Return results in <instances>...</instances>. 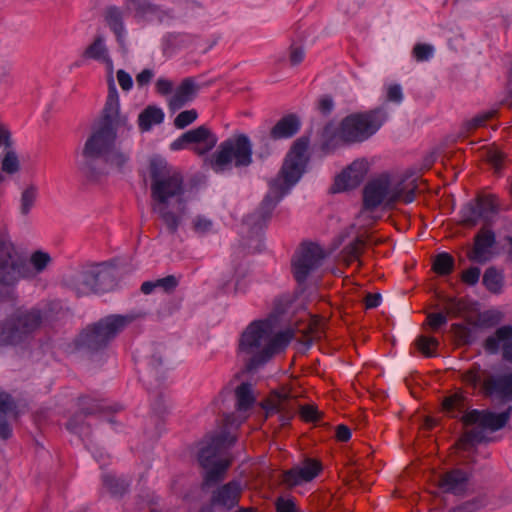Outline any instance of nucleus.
<instances>
[{
  "instance_id": "f257e3e1",
  "label": "nucleus",
  "mask_w": 512,
  "mask_h": 512,
  "mask_svg": "<svg viewBox=\"0 0 512 512\" xmlns=\"http://www.w3.org/2000/svg\"><path fill=\"white\" fill-rule=\"evenodd\" d=\"M150 173L152 210L174 234L187 210L183 174L166 163H152Z\"/></svg>"
},
{
  "instance_id": "f03ea898",
  "label": "nucleus",
  "mask_w": 512,
  "mask_h": 512,
  "mask_svg": "<svg viewBox=\"0 0 512 512\" xmlns=\"http://www.w3.org/2000/svg\"><path fill=\"white\" fill-rule=\"evenodd\" d=\"M293 337L291 329L275 333L270 321H254L241 334L238 354L246 361L247 369L254 370L284 350Z\"/></svg>"
},
{
  "instance_id": "7ed1b4c3",
  "label": "nucleus",
  "mask_w": 512,
  "mask_h": 512,
  "mask_svg": "<svg viewBox=\"0 0 512 512\" xmlns=\"http://www.w3.org/2000/svg\"><path fill=\"white\" fill-rule=\"evenodd\" d=\"M414 181L398 175L383 173L367 182L363 189V207L374 211L381 207L391 209L399 201L406 204L415 199Z\"/></svg>"
},
{
  "instance_id": "20e7f679",
  "label": "nucleus",
  "mask_w": 512,
  "mask_h": 512,
  "mask_svg": "<svg viewBox=\"0 0 512 512\" xmlns=\"http://www.w3.org/2000/svg\"><path fill=\"white\" fill-rule=\"evenodd\" d=\"M386 119V112L382 108L353 113L346 116L337 128L328 124L323 130V137L327 146L334 145L333 142L360 143L374 135Z\"/></svg>"
},
{
  "instance_id": "39448f33",
  "label": "nucleus",
  "mask_w": 512,
  "mask_h": 512,
  "mask_svg": "<svg viewBox=\"0 0 512 512\" xmlns=\"http://www.w3.org/2000/svg\"><path fill=\"white\" fill-rule=\"evenodd\" d=\"M308 146L306 138H300L293 144L280 173L270 182L269 192L263 201L264 206L273 208L299 181L308 163Z\"/></svg>"
},
{
  "instance_id": "423d86ee",
  "label": "nucleus",
  "mask_w": 512,
  "mask_h": 512,
  "mask_svg": "<svg viewBox=\"0 0 512 512\" xmlns=\"http://www.w3.org/2000/svg\"><path fill=\"white\" fill-rule=\"evenodd\" d=\"M253 145L245 134H234L222 141L208 159V164L216 173L230 171L233 167H248L252 163Z\"/></svg>"
},
{
  "instance_id": "0eeeda50",
  "label": "nucleus",
  "mask_w": 512,
  "mask_h": 512,
  "mask_svg": "<svg viewBox=\"0 0 512 512\" xmlns=\"http://www.w3.org/2000/svg\"><path fill=\"white\" fill-rule=\"evenodd\" d=\"M42 313L37 308H17L0 320V347L24 343L42 324Z\"/></svg>"
},
{
  "instance_id": "6e6552de",
  "label": "nucleus",
  "mask_w": 512,
  "mask_h": 512,
  "mask_svg": "<svg viewBox=\"0 0 512 512\" xmlns=\"http://www.w3.org/2000/svg\"><path fill=\"white\" fill-rule=\"evenodd\" d=\"M117 130L118 128L100 123L99 127L86 140L81 159L78 161V168L86 178L96 179L97 173L93 163L96 159L103 158L115 144Z\"/></svg>"
},
{
  "instance_id": "1a4fd4ad",
  "label": "nucleus",
  "mask_w": 512,
  "mask_h": 512,
  "mask_svg": "<svg viewBox=\"0 0 512 512\" xmlns=\"http://www.w3.org/2000/svg\"><path fill=\"white\" fill-rule=\"evenodd\" d=\"M235 441V436L222 433L213 436L210 442L200 449L198 459L201 466L207 470L204 477L206 485L217 483L223 479L230 461L219 460L218 456L223 450L233 445Z\"/></svg>"
},
{
  "instance_id": "9d476101",
  "label": "nucleus",
  "mask_w": 512,
  "mask_h": 512,
  "mask_svg": "<svg viewBox=\"0 0 512 512\" xmlns=\"http://www.w3.org/2000/svg\"><path fill=\"white\" fill-rule=\"evenodd\" d=\"M512 407L501 413H494L488 410H471L462 416L464 425H476L466 432L459 441L461 448L466 449L469 444L481 442L485 439L483 430L498 431L502 429L509 421Z\"/></svg>"
},
{
  "instance_id": "9b49d317",
  "label": "nucleus",
  "mask_w": 512,
  "mask_h": 512,
  "mask_svg": "<svg viewBox=\"0 0 512 512\" xmlns=\"http://www.w3.org/2000/svg\"><path fill=\"white\" fill-rule=\"evenodd\" d=\"M25 257L17 248L11 237L0 232V285L14 287L27 273Z\"/></svg>"
},
{
  "instance_id": "f8f14e48",
  "label": "nucleus",
  "mask_w": 512,
  "mask_h": 512,
  "mask_svg": "<svg viewBox=\"0 0 512 512\" xmlns=\"http://www.w3.org/2000/svg\"><path fill=\"white\" fill-rule=\"evenodd\" d=\"M131 321L121 315H110L87 327L79 336V344L90 350H98L107 345Z\"/></svg>"
},
{
  "instance_id": "ddd939ff",
  "label": "nucleus",
  "mask_w": 512,
  "mask_h": 512,
  "mask_svg": "<svg viewBox=\"0 0 512 512\" xmlns=\"http://www.w3.org/2000/svg\"><path fill=\"white\" fill-rule=\"evenodd\" d=\"M131 321L121 315H110L87 327L79 336V344L90 350H98L107 345Z\"/></svg>"
},
{
  "instance_id": "4468645a",
  "label": "nucleus",
  "mask_w": 512,
  "mask_h": 512,
  "mask_svg": "<svg viewBox=\"0 0 512 512\" xmlns=\"http://www.w3.org/2000/svg\"><path fill=\"white\" fill-rule=\"evenodd\" d=\"M131 321L121 315H110L87 327L79 336V344L90 350H98L107 345Z\"/></svg>"
},
{
  "instance_id": "2eb2a0df",
  "label": "nucleus",
  "mask_w": 512,
  "mask_h": 512,
  "mask_svg": "<svg viewBox=\"0 0 512 512\" xmlns=\"http://www.w3.org/2000/svg\"><path fill=\"white\" fill-rule=\"evenodd\" d=\"M131 321L121 315H110L87 327L79 336V344L90 350H98L107 345Z\"/></svg>"
},
{
  "instance_id": "dca6fc26",
  "label": "nucleus",
  "mask_w": 512,
  "mask_h": 512,
  "mask_svg": "<svg viewBox=\"0 0 512 512\" xmlns=\"http://www.w3.org/2000/svg\"><path fill=\"white\" fill-rule=\"evenodd\" d=\"M217 136L205 125L191 129L183 133L171 143L174 151L186 149L191 146L192 151L197 155H205L217 144Z\"/></svg>"
},
{
  "instance_id": "f3484780",
  "label": "nucleus",
  "mask_w": 512,
  "mask_h": 512,
  "mask_svg": "<svg viewBox=\"0 0 512 512\" xmlns=\"http://www.w3.org/2000/svg\"><path fill=\"white\" fill-rule=\"evenodd\" d=\"M322 248L313 243L304 244L293 260V273L298 282L306 280L310 272L317 269L324 259Z\"/></svg>"
},
{
  "instance_id": "a211bd4d",
  "label": "nucleus",
  "mask_w": 512,
  "mask_h": 512,
  "mask_svg": "<svg viewBox=\"0 0 512 512\" xmlns=\"http://www.w3.org/2000/svg\"><path fill=\"white\" fill-rule=\"evenodd\" d=\"M297 406L295 397L292 396L290 391L286 388L272 392L263 403L266 416L268 417L273 414H279V421L282 426L288 424L290 419L293 417Z\"/></svg>"
},
{
  "instance_id": "6ab92c4d",
  "label": "nucleus",
  "mask_w": 512,
  "mask_h": 512,
  "mask_svg": "<svg viewBox=\"0 0 512 512\" xmlns=\"http://www.w3.org/2000/svg\"><path fill=\"white\" fill-rule=\"evenodd\" d=\"M101 124L109 125L120 129L121 127L130 129L131 125L128 122L126 115L120 113V100L117 92L114 79L110 76L108 81V95L103 109V118Z\"/></svg>"
},
{
  "instance_id": "aec40b11",
  "label": "nucleus",
  "mask_w": 512,
  "mask_h": 512,
  "mask_svg": "<svg viewBox=\"0 0 512 512\" xmlns=\"http://www.w3.org/2000/svg\"><path fill=\"white\" fill-rule=\"evenodd\" d=\"M368 172V162L366 160L354 161L346 170H344L335 179L334 191L340 192L355 188L364 179Z\"/></svg>"
},
{
  "instance_id": "412c9836",
  "label": "nucleus",
  "mask_w": 512,
  "mask_h": 512,
  "mask_svg": "<svg viewBox=\"0 0 512 512\" xmlns=\"http://www.w3.org/2000/svg\"><path fill=\"white\" fill-rule=\"evenodd\" d=\"M199 91V85L192 77L184 78L167 99L170 111H177L191 102Z\"/></svg>"
},
{
  "instance_id": "4be33fe9",
  "label": "nucleus",
  "mask_w": 512,
  "mask_h": 512,
  "mask_svg": "<svg viewBox=\"0 0 512 512\" xmlns=\"http://www.w3.org/2000/svg\"><path fill=\"white\" fill-rule=\"evenodd\" d=\"M502 344V356L507 362L512 363V326L505 325L498 328L484 343L486 351L491 354L498 352Z\"/></svg>"
},
{
  "instance_id": "5701e85b",
  "label": "nucleus",
  "mask_w": 512,
  "mask_h": 512,
  "mask_svg": "<svg viewBox=\"0 0 512 512\" xmlns=\"http://www.w3.org/2000/svg\"><path fill=\"white\" fill-rule=\"evenodd\" d=\"M469 475L461 469H453L442 475L438 479V487L444 493L462 495L468 489Z\"/></svg>"
},
{
  "instance_id": "b1692460",
  "label": "nucleus",
  "mask_w": 512,
  "mask_h": 512,
  "mask_svg": "<svg viewBox=\"0 0 512 512\" xmlns=\"http://www.w3.org/2000/svg\"><path fill=\"white\" fill-rule=\"evenodd\" d=\"M320 465L314 460H307L301 466H296L283 475V481L289 486H296L303 482H309L320 472Z\"/></svg>"
},
{
  "instance_id": "393cba45",
  "label": "nucleus",
  "mask_w": 512,
  "mask_h": 512,
  "mask_svg": "<svg viewBox=\"0 0 512 512\" xmlns=\"http://www.w3.org/2000/svg\"><path fill=\"white\" fill-rule=\"evenodd\" d=\"M92 276L90 266H86L70 274L65 280V285L78 296L90 295L93 293Z\"/></svg>"
},
{
  "instance_id": "a878e982",
  "label": "nucleus",
  "mask_w": 512,
  "mask_h": 512,
  "mask_svg": "<svg viewBox=\"0 0 512 512\" xmlns=\"http://www.w3.org/2000/svg\"><path fill=\"white\" fill-rule=\"evenodd\" d=\"M483 388L488 395H496L502 400H512V373L484 380Z\"/></svg>"
},
{
  "instance_id": "bb28decb",
  "label": "nucleus",
  "mask_w": 512,
  "mask_h": 512,
  "mask_svg": "<svg viewBox=\"0 0 512 512\" xmlns=\"http://www.w3.org/2000/svg\"><path fill=\"white\" fill-rule=\"evenodd\" d=\"M495 243V235L491 230L481 229L475 237V243L469 258L473 261L484 263L490 258V248Z\"/></svg>"
},
{
  "instance_id": "cd10ccee",
  "label": "nucleus",
  "mask_w": 512,
  "mask_h": 512,
  "mask_svg": "<svg viewBox=\"0 0 512 512\" xmlns=\"http://www.w3.org/2000/svg\"><path fill=\"white\" fill-rule=\"evenodd\" d=\"M92 276L93 293H105L116 286L113 271L103 265H90Z\"/></svg>"
},
{
  "instance_id": "c85d7f7f",
  "label": "nucleus",
  "mask_w": 512,
  "mask_h": 512,
  "mask_svg": "<svg viewBox=\"0 0 512 512\" xmlns=\"http://www.w3.org/2000/svg\"><path fill=\"white\" fill-rule=\"evenodd\" d=\"M83 57L104 63L110 74L113 70V61L109 56L108 49L105 45V38L103 35H97L93 42L89 44L83 52Z\"/></svg>"
},
{
  "instance_id": "c756f323",
  "label": "nucleus",
  "mask_w": 512,
  "mask_h": 512,
  "mask_svg": "<svg viewBox=\"0 0 512 512\" xmlns=\"http://www.w3.org/2000/svg\"><path fill=\"white\" fill-rule=\"evenodd\" d=\"M241 486L238 482L232 481L221 488H219L213 495L212 501L214 504L232 508L234 507L240 498Z\"/></svg>"
},
{
  "instance_id": "7c9ffc66",
  "label": "nucleus",
  "mask_w": 512,
  "mask_h": 512,
  "mask_svg": "<svg viewBox=\"0 0 512 512\" xmlns=\"http://www.w3.org/2000/svg\"><path fill=\"white\" fill-rule=\"evenodd\" d=\"M51 261L52 259L49 253L42 250L34 251L30 255L29 261L25 259V266L28 271L23 276V280L34 279L39 274L43 273L50 265Z\"/></svg>"
},
{
  "instance_id": "2f4dec72",
  "label": "nucleus",
  "mask_w": 512,
  "mask_h": 512,
  "mask_svg": "<svg viewBox=\"0 0 512 512\" xmlns=\"http://www.w3.org/2000/svg\"><path fill=\"white\" fill-rule=\"evenodd\" d=\"M300 128V122L294 115H288L280 119L271 129L273 139H285L294 136Z\"/></svg>"
},
{
  "instance_id": "473e14b6",
  "label": "nucleus",
  "mask_w": 512,
  "mask_h": 512,
  "mask_svg": "<svg viewBox=\"0 0 512 512\" xmlns=\"http://www.w3.org/2000/svg\"><path fill=\"white\" fill-rule=\"evenodd\" d=\"M15 405L12 398L3 391H0V437L8 439L11 434V428L6 422L9 415L16 417L14 412Z\"/></svg>"
},
{
  "instance_id": "72a5a7b5",
  "label": "nucleus",
  "mask_w": 512,
  "mask_h": 512,
  "mask_svg": "<svg viewBox=\"0 0 512 512\" xmlns=\"http://www.w3.org/2000/svg\"><path fill=\"white\" fill-rule=\"evenodd\" d=\"M164 112L161 108L149 105L138 116V126L142 132L149 131L154 125L162 123Z\"/></svg>"
},
{
  "instance_id": "f704fd0d",
  "label": "nucleus",
  "mask_w": 512,
  "mask_h": 512,
  "mask_svg": "<svg viewBox=\"0 0 512 512\" xmlns=\"http://www.w3.org/2000/svg\"><path fill=\"white\" fill-rule=\"evenodd\" d=\"M104 20L116 35L117 40L122 42L125 35L122 11L116 6H110L104 12Z\"/></svg>"
},
{
  "instance_id": "c9c22d12",
  "label": "nucleus",
  "mask_w": 512,
  "mask_h": 512,
  "mask_svg": "<svg viewBox=\"0 0 512 512\" xmlns=\"http://www.w3.org/2000/svg\"><path fill=\"white\" fill-rule=\"evenodd\" d=\"M39 189L35 184L26 185L20 194L19 211L22 216H28L35 207Z\"/></svg>"
},
{
  "instance_id": "e433bc0d",
  "label": "nucleus",
  "mask_w": 512,
  "mask_h": 512,
  "mask_svg": "<svg viewBox=\"0 0 512 512\" xmlns=\"http://www.w3.org/2000/svg\"><path fill=\"white\" fill-rule=\"evenodd\" d=\"M104 162L111 168L122 171L123 168L129 163L130 153L114 144L111 149L103 157Z\"/></svg>"
},
{
  "instance_id": "4c0bfd02",
  "label": "nucleus",
  "mask_w": 512,
  "mask_h": 512,
  "mask_svg": "<svg viewBox=\"0 0 512 512\" xmlns=\"http://www.w3.org/2000/svg\"><path fill=\"white\" fill-rule=\"evenodd\" d=\"M475 203L485 222H488L498 212V202L494 195L478 197Z\"/></svg>"
},
{
  "instance_id": "58836bf2",
  "label": "nucleus",
  "mask_w": 512,
  "mask_h": 512,
  "mask_svg": "<svg viewBox=\"0 0 512 512\" xmlns=\"http://www.w3.org/2000/svg\"><path fill=\"white\" fill-rule=\"evenodd\" d=\"M482 282L490 292L498 294L502 291L504 277L501 272L490 267L485 271Z\"/></svg>"
},
{
  "instance_id": "ea45409f",
  "label": "nucleus",
  "mask_w": 512,
  "mask_h": 512,
  "mask_svg": "<svg viewBox=\"0 0 512 512\" xmlns=\"http://www.w3.org/2000/svg\"><path fill=\"white\" fill-rule=\"evenodd\" d=\"M235 394L237 399V410L239 411L248 410L255 401L252 386L248 383H242L238 386Z\"/></svg>"
},
{
  "instance_id": "a19ab883",
  "label": "nucleus",
  "mask_w": 512,
  "mask_h": 512,
  "mask_svg": "<svg viewBox=\"0 0 512 512\" xmlns=\"http://www.w3.org/2000/svg\"><path fill=\"white\" fill-rule=\"evenodd\" d=\"M461 222L467 227L476 226L483 217L479 211L475 201L468 202L460 212Z\"/></svg>"
},
{
  "instance_id": "79ce46f5",
  "label": "nucleus",
  "mask_w": 512,
  "mask_h": 512,
  "mask_svg": "<svg viewBox=\"0 0 512 512\" xmlns=\"http://www.w3.org/2000/svg\"><path fill=\"white\" fill-rule=\"evenodd\" d=\"M432 268L438 275H449L454 268V259L449 253H440L434 258Z\"/></svg>"
},
{
  "instance_id": "37998d69",
  "label": "nucleus",
  "mask_w": 512,
  "mask_h": 512,
  "mask_svg": "<svg viewBox=\"0 0 512 512\" xmlns=\"http://www.w3.org/2000/svg\"><path fill=\"white\" fill-rule=\"evenodd\" d=\"M1 170L9 175L16 174L20 170L19 157L12 148L5 150L1 158Z\"/></svg>"
},
{
  "instance_id": "c03bdc74",
  "label": "nucleus",
  "mask_w": 512,
  "mask_h": 512,
  "mask_svg": "<svg viewBox=\"0 0 512 512\" xmlns=\"http://www.w3.org/2000/svg\"><path fill=\"white\" fill-rule=\"evenodd\" d=\"M443 409L451 417H457L464 408V397L461 394H454L446 397L442 403Z\"/></svg>"
},
{
  "instance_id": "a18cd8bd",
  "label": "nucleus",
  "mask_w": 512,
  "mask_h": 512,
  "mask_svg": "<svg viewBox=\"0 0 512 512\" xmlns=\"http://www.w3.org/2000/svg\"><path fill=\"white\" fill-rule=\"evenodd\" d=\"M364 241L361 238L355 239L353 242L348 244L342 251L343 260L349 265L355 260L359 259L364 248Z\"/></svg>"
},
{
  "instance_id": "49530a36",
  "label": "nucleus",
  "mask_w": 512,
  "mask_h": 512,
  "mask_svg": "<svg viewBox=\"0 0 512 512\" xmlns=\"http://www.w3.org/2000/svg\"><path fill=\"white\" fill-rule=\"evenodd\" d=\"M193 231L198 235H206L214 231L213 221L205 215H197L191 221Z\"/></svg>"
},
{
  "instance_id": "de8ad7c7",
  "label": "nucleus",
  "mask_w": 512,
  "mask_h": 512,
  "mask_svg": "<svg viewBox=\"0 0 512 512\" xmlns=\"http://www.w3.org/2000/svg\"><path fill=\"white\" fill-rule=\"evenodd\" d=\"M385 100L395 104H400L403 101L404 94L402 86L398 83H388L384 85Z\"/></svg>"
},
{
  "instance_id": "09e8293b",
  "label": "nucleus",
  "mask_w": 512,
  "mask_h": 512,
  "mask_svg": "<svg viewBox=\"0 0 512 512\" xmlns=\"http://www.w3.org/2000/svg\"><path fill=\"white\" fill-rule=\"evenodd\" d=\"M494 114H495V111H486V112L479 113L476 116H474L472 119L467 120L463 124V128L465 129L466 132L475 130V129L485 125V123L489 119H491L494 116Z\"/></svg>"
},
{
  "instance_id": "8fccbe9b",
  "label": "nucleus",
  "mask_w": 512,
  "mask_h": 512,
  "mask_svg": "<svg viewBox=\"0 0 512 512\" xmlns=\"http://www.w3.org/2000/svg\"><path fill=\"white\" fill-rule=\"evenodd\" d=\"M438 344V340L433 337L420 336L416 340L417 348L428 357L434 354V350L438 347Z\"/></svg>"
},
{
  "instance_id": "3c124183",
  "label": "nucleus",
  "mask_w": 512,
  "mask_h": 512,
  "mask_svg": "<svg viewBox=\"0 0 512 512\" xmlns=\"http://www.w3.org/2000/svg\"><path fill=\"white\" fill-rule=\"evenodd\" d=\"M197 117L198 113L195 109L182 111L174 119V126L178 129H183L192 124Z\"/></svg>"
},
{
  "instance_id": "603ef678",
  "label": "nucleus",
  "mask_w": 512,
  "mask_h": 512,
  "mask_svg": "<svg viewBox=\"0 0 512 512\" xmlns=\"http://www.w3.org/2000/svg\"><path fill=\"white\" fill-rule=\"evenodd\" d=\"M434 53V47L430 44L418 43L412 50V55L418 62L428 61Z\"/></svg>"
},
{
  "instance_id": "864d4df0",
  "label": "nucleus",
  "mask_w": 512,
  "mask_h": 512,
  "mask_svg": "<svg viewBox=\"0 0 512 512\" xmlns=\"http://www.w3.org/2000/svg\"><path fill=\"white\" fill-rule=\"evenodd\" d=\"M463 381L472 386L477 387L481 383V369L478 365H473L462 376Z\"/></svg>"
},
{
  "instance_id": "5fc2aeb1",
  "label": "nucleus",
  "mask_w": 512,
  "mask_h": 512,
  "mask_svg": "<svg viewBox=\"0 0 512 512\" xmlns=\"http://www.w3.org/2000/svg\"><path fill=\"white\" fill-rule=\"evenodd\" d=\"M156 288L162 289L164 292H172L179 284V278L174 275H168L164 278L155 280Z\"/></svg>"
},
{
  "instance_id": "6e6d98bb",
  "label": "nucleus",
  "mask_w": 512,
  "mask_h": 512,
  "mask_svg": "<svg viewBox=\"0 0 512 512\" xmlns=\"http://www.w3.org/2000/svg\"><path fill=\"white\" fill-rule=\"evenodd\" d=\"M466 308V304L462 299L447 298L445 300V310L448 314L459 315Z\"/></svg>"
},
{
  "instance_id": "4d7b16f0",
  "label": "nucleus",
  "mask_w": 512,
  "mask_h": 512,
  "mask_svg": "<svg viewBox=\"0 0 512 512\" xmlns=\"http://www.w3.org/2000/svg\"><path fill=\"white\" fill-rule=\"evenodd\" d=\"M103 483L112 494H119L125 490L124 484L120 483L119 480L113 475H104Z\"/></svg>"
},
{
  "instance_id": "13d9d810",
  "label": "nucleus",
  "mask_w": 512,
  "mask_h": 512,
  "mask_svg": "<svg viewBox=\"0 0 512 512\" xmlns=\"http://www.w3.org/2000/svg\"><path fill=\"white\" fill-rule=\"evenodd\" d=\"M155 90L162 96H170L174 91V84L166 78H159L155 83Z\"/></svg>"
},
{
  "instance_id": "bf43d9fd",
  "label": "nucleus",
  "mask_w": 512,
  "mask_h": 512,
  "mask_svg": "<svg viewBox=\"0 0 512 512\" xmlns=\"http://www.w3.org/2000/svg\"><path fill=\"white\" fill-rule=\"evenodd\" d=\"M481 271L478 267H471L462 273V281L468 285H475L480 278Z\"/></svg>"
},
{
  "instance_id": "052dcab7",
  "label": "nucleus",
  "mask_w": 512,
  "mask_h": 512,
  "mask_svg": "<svg viewBox=\"0 0 512 512\" xmlns=\"http://www.w3.org/2000/svg\"><path fill=\"white\" fill-rule=\"evenodd\" d=\"M304 49L301 46L291 45L289 52L290 64L295 66L300 64L304 59Z\"/></svg>"
},
{
  "instance_id": "680f3d73",
  "label": "nucleus",
  "mask_w": 512,
  "mask_h": 512,
  "mask_svg": "<svg viewBox=\"0 0 512 512\" xmlns=\"http://www.w3.org/2000/svg\"><path fill=\"white\" fill-rule=\"evenodd\" d=\"M117 81L120 85V87L124 90V91H129L132 89V86H133V80H132V77L130 76L129 73H127L126 71L120 69L117 71Z\"/></svg>"
},
{
  "instance_id": "e2e57ef3",
  "label": "nucleus",
  "mask_w": 512,
  "mask_h": 512,
  "mask_svg": "<svg viewBox=\"0 0 512 512\" xmlns=\"http://www.w3.org/2000/svg\"><path fill=\"white\" fill-rule=\"evenodd\" d=\"M427 321L431 329L437 330L442 325L446 324L447 318L443 313H431L428 315Z\"/></svg>"
},
{
  "instance_id": "0e129e2a",
  "label": "nucleus",
  "mask_w": 512,
  "mask_h": 512,
  "mask_svg": "<svg viewBox=\"0 0 512 512\" xmlns=\"http://www.w3.org/2000/svg\"><path fill=\"white\" fill-rule=\"evenodd\" d=\"M300 414L305 421H315L319 418V412L313 405L302 406L300 409Z\"/></svg>"
},
{
  "instance_id": "69168bd1",
  "label": "nucleus",
  "mask_w": 512,
  "mask_h": 512,
  "mask_svg": "<svg viewBox=\"0 0 512 512\" xmlns=\"http://www.w3.org/2000/svg\"><path fill=\"white\" fill-rule=\"evenodd\" d=\"M0 147H4L5 150L12 148L11 133L9 129L0 124Z\"/></svg>"
},
{
  "instance_id": "338daca9",
  "label": "nucleus",
  "mask_w": 512,
  "mask_h": 512,
  "mask_svg": "<svg viewBox=\"0 0 512 512\" xmlns=\"http://www.w3.org/2000/svg\"><path fill=\"white\" fill-rule=\"evenodd\" d=\"M154 77V72L151 69H144L136 76V82L139 87L146 86Z\"/></svg>"
},
{
  "instance_id": "774afa93",
  "label": "nucleus",
  "mask_w": 512,
  "mask_h": 512,
  "mask_svg": "<svg viewBox=\"0 0 512 512\" xmlns=\"http://www.w3.org/2000/svg\"><path fill=\"white\" fill-rule=\"evenodd\" d=\"M276 508L278 512H296L295 504L290 499L279 498L276 502Z\"/></svg>"
}]
</instances>
